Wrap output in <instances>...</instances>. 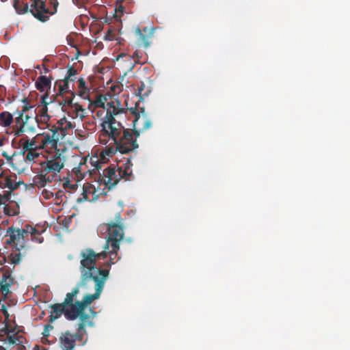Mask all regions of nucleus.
<instances>
[{
	"instance_id": "f257e3e1",
	"label": "nucleus",
	"mask_w": 350,
	"mask_h": 350,
	"mask_svg": "<svg viewBox=\"0 0 350 350\" xmlns=\"http://www.w3.org/2000/svg\"><path fill=\"white\" fill-rule=\"evenodd\" d=\"M101 253L96 254L92 250L87 249L81 252V273L84 286V301L90 304L99 298L103 291L105 280L108 276L107 270H100L94 267L96 260Z\"/></svg>"
},
{
	"instance_id": "f03ea898",
	"label": "nucleus",
	"mask_w": 350,
	"mask_h": 350,
	"mask_svg": "<svg viewBox=\"0 0 350 350\" xmlns=\"http://www.w3.org/2000/svg\"><path fill=\"white\" fill-rule=\"evenodd\" d=\"M84 286L83 284H79L70 293H68L65 301L62 304H57L51 308V321L57 319L63 312L66 317L70 320L79 319L83 322L90 318L91 316H94L95 313L88 308L89 304H87L84 301V298L81 302H77L75 304H72L74 297L79 292L85 293L83 291Z\"/></svg>"
},
{
	"instance_id": "7ed1b4c3",
	"label": "nucleus",
	"mask_w": 350,
	"mask_h": 350,
	"mask_svg": "<svg viewBox=\"0 0 350 350\" xmlns=\"http://www.w3.org/2000/svg\"><path fill=\"white\" fill-rule=\"evenodd\" d=\"M109 108L105 117V120L102 123L103 129H105L106 125L110 130L109 133L111 139L117 137L123 133L124 126L119 121H116L115 116L126 113L124 109L122 107L119 100H114L108 103Z\"/></svg>"
},
{
	"instance_id": "20e7f679",
	"label": "nucleus",
	"mask_w": 350,
	"mask_h": 350,
	"mask_svg": "<svg viewBox=\"0 0 350 350\" xmlns=\"http://www.w3.org/2000/svg\"><path fill=\"white\" fill-rule=\"evenodd\" d=\"M127 110L134 117L133 120V134L138 137L141 133L144 132L152 127V121L151 118L146 113L144 106H141L139 101L135 102L134 107H129L126 103Z\"/></svg>"
},
{
	"instance_id": "39448f33",
	"label": "nucleus",
	"mask_w": 350,
	"mask_h": 350,
	"mask_svg": "<svg viewBox=\"0 0 350 350\" xmlns=\"http://www.w3.org/2000/svg\"><path fill=\"white\" fill-rule=\"evenodd\" d=\"M65 158L62 154H47L46 161L42 163L41 176L46 181H51L50 177H46L47 173L59 172L64 167Z\"/></svg>"
},
{
	"instance_id": "423d86ee",
	"label": "nucleus",
	"mask_w": 350,
	"mask_h": 350,
	"mask_svg": "<svg viewBox=\"0 0 350 350\" xmlns=\"http://www.w3.org/2000/svg\"><path fill=\"white\" fill-rule=\"evenodd\" d=\"M136 138L128 129H124L122 134L112 139L120 153H129L138 148Z\"/></svg>"
},
{
	"instance_id": "0eeeda50",
	"label": "nucleus",
	"mask_w": 350,
	"mask_h": 350,
	"mask_svg": "<svg viewBox=\"0 0 350 350\" xmlns=\"http://www.w3.org/2000/svg\"><path fill=\"white\" fill-rule=\"evenodd\" d=\"M108 189L101 178L94 180L92 184L86 186L83 189L84 198L88 201H95L98 198L105 196Z\"/></svg>"
},
{
	"instance_id": "6e6552de",
	"label": "nucleus",
	"mask_w": 350,
	"mask_h": 350,
	"mask_svg": "<svg viewBox=\"0 0 350 350\" xmlns=\"http://www.w3.org/2000/svg\"><path fill=\"white\" fill-rule=\"evenodd\" d=\"M109 238L107 241L105 249L111 253L110 258L115 256L119 250V241L123 238L122 228L117 225H111L108 227Z\"/></svg>"
},
{
	"instance_id": "1a4fd4ad",
	"label": "nucleus",
	"mask_w": 350,
	"mask_h": 350,
	"mask_svg": "<svg viewBox=\"0 0 350 350\" xmlns=\"http://www.w3.org/2000/svg\"><path fill=\"white\" fill-rule=\"evenodd\" d=\"M66 121V118H63L58 120L56 124L51 126L50 131L52 132V134L51 135L50 134H45L42 140L43 146L50 145L51 147L56 146L59 138L64 136L63 128Z\"/></svg>"
},
{
	"instance_id": "9d476101",
	"label": "nucleus",
	"mask_w": 350,
	"mask_h": 350,
	"mask_svg": "<svg viewBox=\"0 0 350 350\" xmlns=\"http://www.w3.org/2000/svg\"><path fill=\"white\" fill-rule=\"evenodd\" d=\"M47 97V95H43L41 96L40 103L38 106V112L36 118H34L35 122L37 124L40 123L46 124L50 120V116L48 114V105L52 103V99Z\"/></svg>"
},
{
	"instance_id": "9b49d317",
	"label": "nucleus",
	"mask_w": 350,
	"mask_h": 350,
	"mask_svg": "<svg viewBox=\"0 0 350 350\" xmlns=\"http://www.w3.org/2000/svg\"><path fill=\"white\" fill-rule=\"evenodd\" d=\"M31 10L30 12L35 18L42 22H45L48 20L49 16H44V13L49 12V9L46 8L45 2L42 0H31Z\"/></svg>"
},
{
	"instance_id": "f8f14e48",
	"label": "nucleus",
	"mask_w": 350,
	"mask_h": 350,
	"mask_svg": "<svg viewBox=\"0 0 350 350\" xmlns=\"http://www.w3.org/2000/svg\"><path fill=\"white\" fill-rule=\"evenodd\" d=\"M119 170L118 171L113 169L108 170L105 172L103 176L101 178L107 186L108 189L110 190L113 188L120 180L122 177V166L119 167Z\"/></svg>"
},
{
	"instance_id": "ddd939ff",
	"label": "nucleus",
	"mask_w": 350,
	"mask_h": 350,
	"mask_svg": "<svg viewBox=\"0 0 350 350\" xmlns=\"http://www.w3.org/2000/svg\"><path fill=\"white\" fill-rule=\"evenodd\" d=\"M153 29L144 27L142 29L137 27L135 29V33L137 36V43L140 46L147 48L150 46V38L153 35Z\"/></svg>"
},
{
	"instance_id": "4468645a",
	"label": "nucleus",
	"mask_w": 350,
	"mask_h": 350,
	"mask_svg": "<svg viewBox=\"0 0 350 350\" xmlns=\"http://www.w3.org/2000/svg\"><path fill=\"white\" fill-rule=\"evenodd\" d=\"M56 88H57L56 93L57 95L64 97V94H70L69 96H72V94H73L74 98L75 97L74 83L70 81L66 80L65 79L56 81L54 84V89L55 90Z\"/></svg>"
},
{
	"instance_id": "2eb2a0df",
	"label": "nucleus",
	"mask_w": 350,
	"mask_h": 350,
	"mask_svg": "<svg viewBox=\"0 0 350 350\" xmlns=\"http://www.w3.org/2000/svg\"><path fill=\"white\" fill-rule=\"evenodd\" d=\"M65 104L75 113V118L82 120L85 116V109L78 102H75L74 94L72 96H66L63 99Z\"/></svg>"
},
{
	"instance_id": "dca6fc26",
	"label": "nucleus",
	"mask_w": 350,
	"mask_h": 350,
	"mask_svg": "<svg viewBox=\"0 0 350 350\" xmlns=\"http://www.w3.org/2000/svg\"><path fill=\"white\" fill-rule=\"evenodd\" d=\"M45 135L43 134L40 137H38L36 140L30 141L29 139L25 140L23 144V151L21 153H25V152H28V153H34L38 149H42L47 146H43V143L42 142L43 137Z\"/></svg>"
},
{
	"instance_id": "f3484780",
	"label": "nucleus",
	"mask_w": 350,
	"mask_h": 350,
	"mask_svg": "<svg viewBox=\"0 0 350 350\" xmlns=\"http://www.w3.org/2000/svg\"><path fill=\"white\" fill-rule=\"evenodd\" d=\"M118 100L117 98H115L111 94H98L96 96V98L90 101V103L93 105L95 107H100L106 109V113L107 112V109L109 108L108 103L112 100Z\"/></svg>"
},
{
	"instance_id": "a211bd4d",
	"label": "nucleus",
	"mask_w": 350,
	"mask_h": 350,
	"mask_svg": "<svg viewBox=\"0 0 350 350\" xmlns=\"http://www.w3.org/2000/svg\"><path fill=\"white\" fill-rule=\"evenodd\" d=\"M107 160V158L105 154H88L84 158V164L87 166L90 165L94 169H98Z\"/></svg>"
},
{
	"instance_id": "6ab92c4d",
	"label": "nucleus",
	"mask_w": 350,
	"mask_h": 350,
	"mask_svg": "<svg viewBox=\"0 0 350 350\" xmlns=\"http://www.w3.org/2000/svg\"><path fill=\"white\" fill-rule=\"evenodd\" d=\"M52 79L53 77L51 76L40 75L38 77L35 83L36 89L40 92H44V95L48 96Z\"/></svg>"
},
{
	"instance_id": "aec40b11",
	"label": "nucleus",
	"mask_w": 350,
	"mask_h": 350,
	"mask_svg": "<svg viewBox=\"0 0 350 350\" xmlns=\"http://www.w3.org/2000/svg\"><path fill=\"white\" fill-rule=\"evenodd\" d=\"M10 235V241L16 245H19L23 247L24 244V231H21V229H10L8 231Z\"/></svg>"
},
{
	"instance_id": "412c9836",
	"label": "nucleus",
	"mask_w": 350,
	"mask_h": 350,
	"mask_svg": "<svg viewBox=\"0 0 350 350\" xmlns=\"http://www.w3.org/2000/svg\"><path fill=\"white\" fill-rule=\"evenodd\" d=\"M75 336L70 333H66L60 337V345L62 350H72Z\"/></svg>"
},
{
	"instance_id": "4be33fe9",
	"label": "nucleus",
	"mask_w": 350,
	"mask_h": 350,
	"mask_svg": "<svg viewBox=\"0 0 350 350\" xmlns=\"http://www.w3.org/2000/svg\"><path fill=\"white\" fill-rule=\"evenodd\" d=\"M12 283L13 280L10 275L2 273V279L0 280V286L4 295H6L9 292V287Z\"/></svg>"
},
{
	"instance_id": "5701e85b",
	"label": "nucleus",
	"mask_w": 350,
	"mask_h": 350,
	"mask_svg": "<svg viewBox=\"0 0 350 350\" xmlns=\"http://www.w3.org/2000/svg\"><path fill=\"white\" fill-rule=\"evenodd\" d=\"M31 120L35 122L34 119L29 116L28 115H23V122L20 125V127L15 131L14 135L20 136L25 132V127L27 126L29 130H32L33 127L29 124V120Z\"/></svg>"
},
{
	"instance_id": "b1692460",
	"label": "nucleus",
	"mask_w": 350,
	"mask_h": 350,
	"mask_svg": "<svg viewBox=\"0 0 350 350\" xmlns=\"http://www.w3.org/2000/svg\"><path fill=\"white\" fill-rule=\"evenodd\" d=\"M13 121V116L8 111L0 113V125L4 127L9 126Z\"/></svg>"
},
{
	"instance_id": "393cba45",
	"label": "nucleus",
	"mask_w": 350,
	"mask_h": 350,
	"mask_svg": "<svg viewBox=\"0 0 350 350\" xmlns=\"http://www.w3.org/2000/svg\"><path fill=\"white\" fill-rule=\"evenodd\" d=\"M13 5L16 10V11L18 14H25L28 11L30 12L31 9H29V5L27 3L21 2L20 0H14L13 3Z\"/></svg>"
},
{
	"instance_id": "a878e982",
	"label": "nucleus",
	"mask_w": 350,
	"mask_h": 350,
	"mask_svg": "<svg viewBox=\"0 0 350 350\" xmlns=\"http://www.w3.org/2000/svg\"><path fill=\"white\" fill-rule=\"evenodd\" d=\"M78 88L79 90V96L84 99L88 98L89 94L88 93V88L86 87V82L83 78L79 79Z\"/></svg>"
},
{
	"instance_id": "bb28decb",
	"label": "nucleus",
	"mask_w": 350,
	"mask_h": 350,
	"mask_svg": "<svg viewBox=\"0 0 350 350\" xmlns=\"http://www.w3.org/2000/svg\"><path fill=\"white\" fill-rule=\"evenodd\" d=\"M146 85L144 83L141 82L140 85H138L137 89L135 91V96L139 97V101L140 103V100H142L144 97L148 96V92H150V90H146L145 91Z\"/></svg>"
},
{
	"instance_id": "cd10ccee",
	"label": "nucleus",
	"mask_w": 350,
	"mask_h": 350,
	"mask_svg": "<svg viewBox=\"0 0 350 350\" xmlns=\"http://www.w3.org/2000/svg\"><path fill=\"white\" fill-rule=\"evenodd\" d=\"M77 75V70L73 66H70L68 68V75L64 78L66 80L75 83L76 75Z\"/></svg>"
},
{
	"instance_id": "c85d7f7f",
	"label": "nucleus",
	"mask_w": 350,
	"mask_h": 350,
	"mask_svg": "<svg viewBox=\"0 0 350 350\" xmlns=\"http://www.w3.org/2000/svg\"><path fill=\"white\" fill-rule=\"evenodd\" d=\"M10 260L14 265L19 263L21 260V255L18 250H15L10 255Z\"/></svg>"
},
{
	"instance_id": "c756f323",
	"label": "nucleus",
	"mask_w": 350,
	"mask_h": 350,
	"mask_svg": "<svg viewBox=\"0 0 350 350\" xmlns=\"http://www.w3.org/2000/svg\"><path fill=\"white\" fill-rule=\"evenodd\" d=\"M4 185L5 187L11 190H14L17 188V185L14 183L10 178H6L5 179Z\"/></svg>"
},
{
	"instance_id": "7c9ffc66",
	"label": "nucleus",
	"mask_w": 350,
	"mask_h": 350,
	"mask_svg": "<svg viewBox=\"0 0 350 350\" xmlns=\"http://www.w3.org/2000/svg\"><path fill=\"white\" fill-rule=\"evenodd\" d=\"M50 4L53 7V11H50L49 10V12L44 14V16H47L46 15L47 14H50L52 15V14H54L57 12V8L58 5H59L58 1H55V0H50Z\"/></svg>"
},
{
	"instance_id": "2f4dec72",
	"label": "nucleus",
	"mask_w": 350,
	"mask_h": 350,
	"mask_svg": "<svg viewBox=\"0 0 350 350\" xmlns=\"http://www.w3.org/2000/svg\"><path fill=\"white\" fill-rule=\"evenodd\" d=\"M21 230V231H24V235L27 234H34L37 232V230L34 228L30 226H27L25 227V228Z\"/></svg>"
},
{
	"instance_id": "473e14b6",
	"label": "nucleus",
	"mask_w": 350,
	"mask_h": 350,
	"mask_svg": "<svg viewBox=\"0 0 350 350\" xmlns=\"http://www.w3.org/2000/svg\"><path fill=\"white\" fill-rule=\"evenodd\" d=\"M23 122V112H18V116L15 118L16 126L18 129L20 127V125Z\"/></svg>"
},
{
	"instance_id": "72a5a7b5",
	"label": "nucleus",
	"mask_w": 350,
	"mask_h": 350,
	"mask_svg": "<svg viewBox=\"0 0 350 350\" xmlns=\"http://www.w3.org/2000/svg\"><path fill=\"white\" fill-rule=\"evenodd\" d=\"M72 128V124L70 122H68V121H66V123L65 124L64 126V135H66V131L68 129H70Z\"/></svg>"
},
{
	"instance_id": "f704fd0d",
	"label": "nucleus",
	"mask_w": 350,
	"mask_h": 350,
	"mask_svg": "<svg viewBox=\"0 0 350 350\" xmlns=\"http://www.w3.org/2000/svg\"><path fill=\"white\" fill-rule=\"evenodd\" d=\"M116 10V11L123 12L124 10V7L122 5V3H117Z\"/></svg>"
},
{
	"instance_id": "c9c22d12",
	"label": "nucleus",
	"mask_w": 350,
	"mask_h": 350,
	"mask_svg": "<svg viewBox=\"0 0 350 350\" xmlns=\"http://www.w3.org/2000/svg\"><path fill=\"white\" fill-rule=\"evenodd\" d=\"M32 107L31 106H29L27 104V105H25L23 107V109L21 111H20L19 112H23V115L25 113V112H26L27 111H28L29 109H31Z\"/></svg>"
},
{
	"instance_id": "e433bc0d",
	"label": "nucleus",
	"mask_w": 350,
	"mask_h": 350,
	"mask_svg": "<svg viewBox=\"0 0 350 350\" xmlns=\"http://www.w3.org/2000/svg\"><path fill=\"white\" fill-rule=\"evenodd\" d=\"M8 341H9L10 343H15V342H16V340L14 338H12V336L9 335L8 337Z\"/></svg>"
},
{
	"instance_id": "4c0bfd02",
	"label": "nucleus",
	"mask_w": 350,
	"mask_h": 350,
	"mask_svg": "<svg viewBox=\"0 0 350 350\" xmlns=\"http://www.w3.org/2000/svg\"><path fill=\"white\" fill-rule=\"evenodd\" d=\"M39 154H27L28 156V159L29 160L31 159H34L36 157H37Z\"/></svg>"
},
{
	"instance_id": "58836bf2",
	"label": "nucleus",
	"mask_w": 350,
	"mask_h": 350,
	"mask_svg": "<svg viewBox=\"0 0 350 350\" xmlns=\"http://www.w3.org/2000/svg\"><path fill=\"white\" fill-rule=\"evenodd\" d=\"M100 153H113L111 148L108 149L107 150H103Z\"/></svg>"
},
{
	"instance_id": "ea45409f",
	"label": "nucleus",
	"mask_w": 350,
	"mask_h": 350,
	"mask_svg": "<svg viewBox=\"0 0 350 350\" xmlns=\"http://www.w3.org/2000/svg\"><path fill=\"white\" fill-rule=\"evenodd\" d=\"M43 70H44L43 72L44 74H46V73H48L49 72V69L46 66H44V69Z\"/></svg>"
},
{
	"instance_id": "a19ab883",
	"label": "nucleus",
	"mask_w": 350,
	"mask_h": 350,
	"mask_svg": "<svg viewBox=\"0 0 350 350\" xmlns=\"http://www.w3.org/2000/svg\"><path fill=\"white\" fill-rule=\"evenodd\" d=\"M124 0H117V3H122Z\"/></svg>"
},
{
	"instance_id": "79ce46f5",
	"label": "nucleus",
	"mask_w": 350,
	"mask_h": 350,
	"mask_svg": "<svg viewBox=\"0 0 350 350\" xmlns=\"http://www.w3.org/2000/svg\"><path fill=\"white\" fill-rule=\"evenodd\" d=\"M46 153L49 154L51 153L50 151H46Z\"/></svg>"
},
{
	"instance_id": "37998d69",
	"label": "nucleus",
	"mask_w": 350,
	"mask_h": 350,
	"mask_svg": "<svg viewBox=\"0 0 350 350\" xmlns=\"http://www.w3.org/2000/svg\"><path fill=\"white\" fill-rule=\"evenodd\" d=\"M0 350H5V349H3V348H2V347H1V348H0Z\"/></svg>"
}]
</instances>
